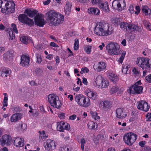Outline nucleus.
<instances>
[{
  "mask_svg": "<svg viewBox=\"0 0 151 151\" xmlns=\"http://www.w3.org/2000/svg\"><path fill=\"white\" fill-rule=\"evenodd\" d=\"M19 21L22 23L27 24L29 26L34 25L35 22L33 19L29 18L25 13L20 14L18 17Z\"/></svg>",
  "mask_w": 151,
  "mask_h": 151,
  "instance_id": "obj_9",
  "label": "nucleus"
},
{
  "mask_svg": "<svg viewBox=\"0 0 151 151\" xmlns=\"http://www.w3.org/2000/svg\"><path fill=\"white\" fill-rule=\"evenodd\" d=\"M136 64L143 70L151 68V60L145 58H137Z\"/></svg>",
  "mask_w": 151,
  "mask_h": 151,
  "instance_id": "obj_5",
  "label": "nucleus"
},
{
  "mask_svg": "<svg viewBox=\"0 0 151 151\" xmlns=\"http://www.w3.org/2000/svg\"><path fill=\"white\" fill-rule=\"evenodd\" d=\"M75 100L78 105L82 107H87L90 105L89 98L82 94L76 95Z\"/></svg>",
  "mask_w": 151,
  "mask_h": 151,
  "instance_id": "obj_6",
  "label": "nucleus"
},
{
  "mask_svg": "<svg viewBox=\"0 0 151 151\" xmlns=\"http://www.w3.org/2000/svg\"><path fill=\"white\" fill-rule=\"evenodd\" d=\"M27 125L25 123L22 124L20 125V127L23 130L26 129H27Z\"/></svg>",
  "mask_w": 151,
  "mask_h": 151,
  "instance_id": "obj_59",
  "label": "nucleus"
},
{
  "mask_svg": "<svg viewBox=\"0 0 151 151\" xmlns=\"http://www.w3.org/2000/svg\"><path fill=\"white\" fill-rule=\"evenodd\" d=\"M146 142L144 141H140L139 143V145L142 147H143L145 145Z\"/></svg>",
  "mask_w": 151,
  "mask_h": 151,
  "instance_id": "obj_61",
  "label": "nucleus"
},
{
  "mask_svg": "<svg viewBox=\"0 0 151 151\" xmlns=\"http://www.w3.org/2000/svg\"><path fill=\"white\" fill-rule=\"evenodd\" d=\"M77 116L75 114H73L71 116H70L69 117V119L70 120H74L76 118Z\"/></svg>",
  "mask_w": 151,
  "mask_h": 151,
  "instance_id": "obj_62",
  "label": "nucleus"
},
{
  "mask_svg": "<svg viewBox=\"0 0 151 151\" xmlns=\"http://www.w3.org/2000/svg\"><path fill=\"white\" fill-rule=\"evenodd\" d=\"M143 24L146 27L147 29H151V24L149 22L146 20H144L143 22Z\"/></svg>",
  "mask_w": 151,
  "mask_h": 151,
  "instance_id": "obj_45",
  "label": "nucleus"
},
{
  "mask_svg": "<svg viewBox=\"0 0 151 151\" xmlns=\"http://www.w3.org/2000/svg\"><path fill=\"white\" fill-rule=\"evenodd\" d=\"M103 78L101 76H95L93 79V84L96 86H98L100 87L101 85Z\"/></svg>",
  "mask_w": 151,
  "mask_h": 151,
  "instance_id": "obj_22",
  "label": "nucleus"
},
{
  "mask_svg": "<svg viewBox=\"0 0 151 151\" xmlns=\"http://www.w3.org/2000/svg\"><path fill=\"white\" fill-rule=\"evenodd\" d=\"M87 126L89 129H95L97 127V124L91 121L88 122Z\"/></svg>",
  "mask_w": 151,
  "mask_h": 151,
  "instance_id": "obj_33",
  "label": "nucleus"
},
{
  "mask_svg": "<svg viewBox=\"0 0 151 151\" xmlns=\"http://www.w3.org/2000/svg\"><path fill=\"white\" fill-rule=\"evenodd\" d=\"M57 130L60 131L61 132H64V129L63 128V126L61 125L60 124L58 125L57 126Z\"/></svg>",
  "mask_w": 151,
  "mask_h": 151,
  "instance_id": "obj_51",
  "label": "nucleus"
},
{
  "mask_svg": "<svg viewBox=\"0 0 151 151\" xmlns=\"http://www.w3.org/2000/svg\"><path fill=\"white\" fill-rule=\"evenodd\" d=\"M48 99L49 102L54 107L59 109L61 106L60 101L59 100L58 97L55 94H49L48 96Z\"/></svg>",
  "mask_w": 151,
  "mask_h": 151,
  "instance_id": "obj_8",
  "label": "nucleus"
},
{
  "mask_svg": "<svg viewBox=\"0 0 151 151\" xmlns=\"http://www.w3.org/2000/svg\"><path fill=\"white\" fill-rule=\"evenodd\" d=\"M129 11L131 14H133L134 12V7L133 5H130L129 7Z\"/></svg>",
  "mask_w": 151,
  "mask_h": 151,
  "instance_id": "obj_56",
  "label": "nucleus"
},
{
  "mask_svg": "<svg viewBox=\"0 0 151 151\" xmlns=\"http://www.w3.org/2000/svg\"><path fill=\"white\" fill-rule=\"evenodd\" d=\"M102 0H91L92 4L94 5L99 6Z\"/></svg>",
  "mask_w": 151,
  "mask_h": 151,
  "instance_id": "obj_43",
  "label": "nucleus"
},
{
  "mask_svg": "<svg viewBox=\"0 0 151 151\" xmlns=\"http://www.w3.org/2000/svg\"><path fill=\"white\" fill-rule=\"evenodd\" d=\"M146 118L147 119V121H151V113L148 112L147 113L146 116Z\"/></svg>",
  "mask_w": 151,
  "mask_h": 151,
  "instance_id": "obj_55",
  "label": "nucleus"
},
{
  "mask_svg": "<svg viewBox=\"0 0 151 151\" xmlns=\"http://www.w3.org/2000/svg\"><path fill=\"white\" fill-rule=\"evenodd\" d=\"M38 133L39 134V138L42 139L43 141L45 140L48 137V136H47L46 135H42L41 134V131H39Z\"/></svg>",
  "mask_w": 151,
  "mask_h": 151,
  "instance_id": "obj_47",
  "label": "nucleus"
},
{
  "mask_svg": "<svg viewBox=\"0 0 151 151\" xmlns=\"http://www.w3.org/2000/svg\"><path fill=\"white\" fill-rule=\"evenodd\" d=\"M102 104L103 108L105 109H108L110 108L111 104L109 101H104L102 103Z\"/></svg>",
  "mask_w": 151,
  "mask_h": 151,
  "instance_id": "obj_37",
  "label": "nucleus"
},
{
  "mask_svg": "<svg viewBox=\"0 0 151 151\" xmlns=\"http://www.w3.org/2000/svg\"><path fill=\"white\" fill-rule=\"evenodd\" d=\"M6 0H0V8H3V6H4L6 2Z\"/></svg>",
  "mask_w": 151,
  "mask_h": 151,
  "instance_id": "obj_53",
  "label": "nucleus"
},
{
  "mask_svg": "<svg viewBox=\"0 0 151 151\" xmlns=\"http://www.w3.org/2000/svg\"><path fill=\"white\" fill-rule=\"evenodd\" d=\"M116 117L119 119H123L125 117L127 114L123 108H118L116 110Z\"/></svg>",
  "mask_w": 151,
  "mask_h": 151,
  "instance_id": "obj_19",
  "label": "nucleus"
},
{
  "mask_svg": "<svg viewBox=\"0 0 151 151\" xmlns=\"http://www.w3.org/2000/svg\"><path fill=\"white\" fill-rule=\"evenodd\" d=\"M10 72H11L9 69H3L0 70V75L2 77H7L9 76L10 74Z\"/></svg>",
  "mask_w": 151,
  "mask_h": 151,
  "instance_id": "obj_31",
  "label": "nucleus"
},
{
  "mask_svg": "<svg viewBox=\"0 0 151 151\" xmlns=\"http://www.w3.org/2000/svg\"><path fill=\"white\" fill-rule=\"evenodd\" d=\"M79 47V44L78 39L76 38L75 40V42L74 45V49L75 50H77Z\"/></svg>",
  "mask_w": 151,
  "mask_h": 151,
  "instance_id": "obj_42",
  "label": "nucleus"
},
{
  "mask_svg": "<svg viewBox=\"0 0 151 151\" xmlns=\"http://www.w3.org/2000/svg\"><path fill=\"white\" fill-rule=\"evenodd\" d=\"M91 46L89 45L84 48V50L88 54H89L91 51Z\"/></svg>",
  "mask_w": 151,
  "mask_h": 151,
  "instance_id": "obj_50",
  "label": "nucleus"
},
{
  "mask_svg": "<svg viewBox=\"0 0 151 151\" xmlns=\"http://www.w3.org/2000/svg\"><path fill=\"white\" fill-rule=\"evenodd\" d=\"M58 116L61 119H64L65 117V114L63 112H60L58 114Z\"/></svg>",
  "mask_w": 151,
  "mask_h": 151,
  "instance_id": "obj_54",
  "label": "nucleus"
},
{
  "mask_svg": "<svg viewBox=\"0 0 151 151\" xmlns=\"http://www.w3.org/2000/svg\"><path fill=\"white\" fill-rule=\"evenodd\" d=\"M89 71V69L86 67L82 68L80 71V73L82 74L84 73H88Z\"/></svg>",
  "mask_w": 151,
  "mask_h": 151,
  "instance_id": "obj_49",
  "label": "nucleus"
},
{
  "mask_svg": "<svg viewBox=\"0 0 151 151\" xmlns=\"http://www.w3.org/2000/svg\"><path fill=\"white\" fill-rule=\"evenodd\" d=\"M71 4L68 1L67 2L64 7V12L66 15H68L70 13Z\"/></svg>",
  "mask_w": 151,
  "mask_h": 151,
  "instance_id": "obj_28",
  "label": "nucleus"
},
{
  "mask_svg": "<svg viewBox=\"0 0 151 151\" xmlns=\"http://www.w3.org/2000/svg\"><path fill=\"white\" fill-rule=\"evenodd\" d=\"M126 54V52L125 51H123L121 54V57L119 59L118 61L120 63L122 64L123 61V60Z\"/></svg>",
  "mask_w": 151,
  "mask_h": 151,
  "instance_id": "obj_40",
  "label": "nucleus"
},
{
  "mask_svg": "<svg viewBox=\"0 0 151 151\" xmlns=\"http://www.w3.org/2000/svg\"><path fill=\"white\" fill-rule=\"evenodd\" d=\"M145 80L148 83H151V73L146 76Z\"/></svg>",
  "mask_w": 151,
  "mask_h": 151,
  "instance_id": "obj_52",
  "label": "nucleus"
},
{
  "mask_svg": "<svg viewBox=\"0 0 151 151\" xmlns=\"http://www.w3.org/2000/svg\"><path fill=\"white\" fill-rule=\"evenodd\" d=\"M56 143L53 140L50 139H47L44 143L45 150L48 151L54 150L56 147Z\"/></svg>",
  "mask_w": 151,
  "mask_h": 151,
  "instance_id": "obj_11",
  "label": "nucleus"
},
{
  "mask_svg": "<svg viewBox=\"0 0 151 151\" xmlns=\"http://www.w3.org/2000/svg\"><path fill=\"white\" fill-rule=\"evenodd\" d=\"M24 13L27 14L28 17L31 18L34 17L39 13L36 9L33 8L27 9H25Z\"/></svg>",
  "mask_w": 151,
  "mask_h": 151,
  "instance_id": "obj_17",
  "label": "nucleus"
},
{
  "mask_svg": "<svg viewBox=\"0 0 151 151\" xmlns=\"http://www.w3.org/2000/svg\"><path fill=\"white\" fill-rule=\"evenodd\" d=\"M137 138V135L132 132L126 133L123 136L124 142L129 146L132 145L135 142Z\"/></svg>",
  "mask_w": 151,
  "mask_h": 151,
  "instance_id": "obj_3",
  "label": "nucleus"
},
{
  "mask_svg": "<svg viewBox=\"0 0 151 151\" xmlns=\"http://www.w3.org/2000/svg\"><path fill=\"white\" fill-rule=\"evenodd\" d=\"M22 116V114L17 113L13 114L10 118V121L12 122H16L20 119Z\"/></svg>",
  "mask_w": 151,
  "mask_h": 151,
  "instance_id": "obj_24",
  "label": "nucleus"
},
{
  "mask_svg": "<svg viewBox=\"0 0 151 151\" xmlns=\"http://www.w3.org/2000/svg\"><path fill=\"white\" fill-rule=\"evenodd\" d=\"M109 78L114 83H116L119 80L117 76L114 73H110L109 74Z\"/></svg>",
  "mask_w": 151,
  "mask_h": 151,
  "instance_id": "obj_30",
  "label": "nucleus"
},
{
  "mask_svg": "<svg viewBox=\"0 0 151 151\" xmlns=\"http://www.w3.org/2000/svg\"><path fill=\"white\" fill-rule=\"evenodd\" d=\"M128 70V68H125L123 66H122V71L123 73L124 74L127 73Z\"/></svg>",
  "mask_w": 151,
  "mask_h": 151,
  "instance_id": "obj_64",
  "label": "nucleus"
},
{
  "mask_svg": "<svg viewBox=\"0 0 151 151\" xmlns=\"http://www.w3.org/2000/svg\"><path fill=\"white\" fill-rule=\"evenodd\" d=\"M50 46L55 47H58V46L54 42H51L50 43Z\"/></svg>",
  "mask_w": 151,
  "mask_h": 151,
  "instance_id": "obj_63",
  "label": "nucleus"
},
{
  "mask_svg": "<svg viewBox=\"0 0 151 151\" xmlns=\"http://www.w3.org/2000/svg\"><path fill=\"white\" fill-rule=\"evenodd\" d=\"M86 94L88 97L93 100H96L97 99V95L96 93L90 90H88L87 91Z\"/></svg>",
  "mask_w": 151,
  "mask_h": 151,
  "instance_id": "obj_26",
  "label": "nucleus"
},
{
  "mask_svg": "<svg viewBox=\"0 0 151 151\" xmlns=\"http://www.w3.org/2000/svg\"><path fill=\"white\" fill-rule=\"evenodd\" d=\"M13 143L15 146L18 147H22L24 145V138L22 137L14 138L13 140Z\"/></svg>",
  "mask_w": 151,
  "mask_h": 151,
  "instance_id": "obj_18",
  "label": "nucleus"
},
{
  "mask_svg": "<svg viewBox=\"0 0 151 151\" xmlns=\"http://www.w3.org/2000/svg\"><path fill=\"white\" fill-rule=\"evenodd\" d=\"M129 26L128 32H129L131 34L141 31V27L138 25L130 23Z\"/></svg>",
  "mask_w": 151,
  "mask_h": 151,
  "instance_id": "obj_20",
  "label": "nucleus"
},
{
  "mask_svg": "<svg viewBox=\"0 0 151 151\" xmlns=\"http://www.w3.org/2000/svg\"><path fill=\"white\" fill-rule=\"evenodd\" d=\"M135 9L136 11L135 12V14H136L138 15L140 12V8L139 6H137L135 7Z\"/></svg>",
  "mask_w": 151,
  "mask_h": 151,
  "instance_id": "obj_57",
  "label": "nucleus"
},
{
  "mask_svg": "<svg viewBox=\"0 0 151 151\" xmlns=\"http://www.w3.org/2000/svg\"><path fill=\"white\" fill-rule=\"evenodd\" d=\"M119 48L118 44L114 42H109L106 47L107 52L111 55H118L119 52Z\"/></svg>",
  "mask_w": 151,
  "mask_h": 151,
  "instance_id": "obj_7",
  "label": "nucleus"
},
{
  "mask_svg": "<svg viewBox=\"0 0 151 151\" xmlns=\"http://www.w3.org/2000/svg\"><path fill=\"white\" fill-rule=\"evenodd\" d=\"M72 147L69 146H64L61 147L60 149V151H71Z\"/></svg>",
  "mask_w": 151,
  "mask_h": 151,
  "instance_id": "obj_44",
  "label": "nucleus"
},
{
  "mask_svg": "<svg viewBox=\"0 0 151 151\" xmlns=\"http://www.w3.org/2000/svg\"><path fill=\"white\" fill-rule=\"evenodd\" d=\"M90 114L92 116V117L95 120H97L100 119V117L98 116L97 113L96 112L91 111Z\"/></svg>",
  "mask_w": 151,
  "mask_h": 151,
  "instance_id": "obj_41",
  "label": "nucleus"
},
{
  "mask_svg": "<svg viewBox=\"0 0 151 151\" xmlns=\"http://www.w3.org/2000/svg\"><path fill=\"white\" fill-rule=\"evenodd\" d=\"M118 90L119 88L118 86L115 85L112 86L110 90L109 93L111 94H112L114 93H116Z\"/></svg>",
  "mask_w": 151,
  "mask_h": 151,
  "instance_id": "obj_39",
  "label": "nucleus"
},
{
  "mask_svg": "<svg viewBox=\"0 0 151 151\" xmlns=\"http://www.w3.org/2000/svg\"><path fill=\"white\" fill-rule=\"evenodd\" d=\"M120 19L119 18H115L113 20V24L114 25L116 26H118L120 23Z\"/></svg>",
  "mask_w": 151,
  "mask_h": 151,
  "instance_id": "obj_48",
  "label": "nucleus"
},
{
  "mask_svg": "<svg viewBox=\"0 0 151 151\" xmlns=\"http://www.w3.org/2000/svg\"><path fill=\"white\" fill-rule=\"evenodd\" d=\"M88 12L89 14H92L96 15H99L100 14V11L97 8L92 7L88 9Z\"/></svg>",
  "mask_w": 151,
  "mask_h": 151,
  "instance_id": "obj_25",
  "label": "nucleus"
},
{
  "mask_svg": "<svg viewBox=\"0 0 151 151\" xmlns=\"http://www.w3.org/2000/svg\"><path fill=\"white\" fill-rule=\"evenodd\" d=\"M12 27L13 29V31L11 30L9 31V40H12L15 38V35L14 32L16 34L18 33L16 25L12 23Z\"/></svg>",
  "mask_w": 151,
  "mask_h": 151,
  "instance_id": "obj_21",
  "label": "nucleus"
},
{
  "mask_svg": "<svg viewBox=\"0 0 151 151\" xmlns=\"http://www.w3.org/2000/svg\"><path fill=\"white\" fill-rule=\"evenodd\" d=\"M47 21L50 26H56L63 23L64 17L62 14H58L54 11L50 10L45 14Z\"/></svg>",
  "mask_w": 151,
  "mask_h": 151,
  "instance_id": "obj_2",
  "label": "nucleus"
},
{
  "mask_svg": "<svg viewBox=\"0 0 151 151\" xmlns=\"http://www.w3.org/2000/svg\"><path fill=\"white\" fill-rule=\"evenodd\" d=\"M137 104V108L145 112H147L150 107L148 103L145 101L141 100L138 101Z\"/></svg>",
  "mask_w": 151,
  "mask_h": 151,
  "instance_id": "obj_14",
  "label": "nucleus"
},
{
  "mask_svg": "<svg viewBox=\"0 0 151 151\" xmlns=\"http://www.w3.org/2000/svg\"><path fill=\"white\" fill-rule=\"evenodd\" d=\"M13 56V55L12 52L8 51L5 52L4 55V59L6 61L11 60Z\"/></svg>",
  "mask_w": 151,
  "mask_h": 151,
  "instance_id": "obj_27",
  "label": "nucleus"
},
{
  "mask_svg": "<svg viewBox=\"0 0 151 151\" xmlns=\"http://www.w3.org/2000/svg\"><path fill=\"white\" fill-rule=\"evenodd\" d=\"M78 2L82 4H86L88 3L90 0H76Z\"/></svg>",
  "mask_w": 151,
  "mask_h": 151,
  "instance_id": "obj_58",
  "label": "nucleus"
},
{
  "mask_svg": "<svg viewBox=\"0 0 151 151\" xmlns=\"http://www.w3.org/2000/svg\"><path fill=\"white\" fill-rule=\"evenodd\" d=\"M99 8L101 9L102 11L106 13L109 12V5L108 3L104 2L102 0L99 6Z\"/></svg>",
  "mask_w": 151,
  "mask_h": 151,
  "instance_id": "obj_23",
  "label": "nucleus"
},
{
  "mask_svg": "<svg viewBox=\"0 0 151 151\" xmlns=\"http://www.w3.org/2000/svg\"><path fill=\"white\" fill-rule=\"evenodd\" d=\"M142 11L147 15L151 14V10L147 7H143L142 9Z\"/></svg>",
  "mask_w": 151,
  "mask_h": 151,
  "instance_id": "obj_38",
  "label": "nucleus"
},
{
  "mask_svg": "<svg viewBox=\"0 0 151 151\" xmlns=\"http://www.w3.org/2000/svg\"><path fill=\"white\" fill-rule=\"evenodd\" d=\"M143 87L142 86L134 84L129 88V92L133 94H139L143 92Z\"/></svg>",
  "mask_w": 151,
  "mask_h": 151,
  "instance_id": "obj_13",
  "label": "nucleus"
},
{
  "mask_svg": "<svg viewBox=\"0 0 151 151\" xmlns=\"http://www.w3.org/2000/svg\"><path fill=\"white\" fill-rule=\"evenodd\" d=\"M12 138L8 135L5 134L0 139V144L1 145L4 146L5 145H10Z\"/></svg>",
  "mask_w": 151,
  "mask_h": 151,
  "instance_id": "obj_15",
  "label": "nucleus"
},
{
  "mask_svg": "<svg viewBox=\"0 0 151 151\" xmlns=\"http://www.w3.org/2000/svg\"><path fill=\"white\" fill-rule=\"evenodd\" d=\"M97 65L96 70L99 72L103 70L106 67V64L104 62H99Z\"/></svg>",
  "mask_w": 151,
  "mask_h": 151,
  "instance_id": "obj_29",
  "label": "nucleus"
},
{
  "mask_svg": "<svg viewBox=\"0 0 151 151\" xmlns=\"http://www.w3.org/2000/svg\"><path fill=\"white\" fill-rule=\"evenodd\" d=\"M112 5L113 9L121 11L126 6L125 1L124 0H114L112 3Z\"/></svg>",
  "mask_w": 151,
  "mask_h": 151,
  "instance_id": "obj_10",
  "label": "nucleus"
},
{
  "mask_svg": "<svg viewBox=\"0 0 151 151\" xmlns=\"http://www.w3.org/2000/svg\"><path fill=\"white\" fill-rule=\"evenodd\" d=\"M35 25L40 27H43L45 24V22L43 18V15L42 14H39L36 15L34 18Z\"/></svg>",
  "mask_w": 151,
  "mask_h": 151,
  "instance_id": "obj_12",
  "label": "nucleus"
},
{
  "mask_svg": "<svg viewBox=\"0 0 151 151\" xmlns=\"http://www.w3.org/2000/svg\"><path fill=\"white\" fill-rule=\"evenodd\" d=\"M83 135L82 134H81L77 136V138L79 137L82 138L80 140V143L81 145V148L82 151H83L84 150V146L86 143V140L85 138H83Z\"/></svg>",
  "mask_w": 151,
  "mask_h": 151,
  "instance_id": "obj_34",
  "label": "nucleus"
},
{
  "mask_svg": "<svg viewBox=\"0 0 151 151\" xmlns=\"http://www.w3.org/2000/svg\"><path fill=\"white\" fill-rule=\"evenodd\" d=\"M143 151H151V147L149 146H146L144 147Z\"/></svg>",
  "mask_w": 151,
  "mask_h": 151,
  "instance_id": "obj_60",
  "label": "nucleus"
},
{
  "mask_svg": "<svg viewBox=\"0 0 151 151\" xmlns=\"http://www.w3.org/2000/svg\"><path fill=\"white\" fill-rule=\"evenodd\" d=\"M20 40L22 42L25 44H27L28 42L30 41L29 37L26 36H23L21 37Z\"/></svg>",
  "mask_w": 151,
  "mask_h": 151,
  "instance_id": "obj_35",
  "label": "nucleus"
},
{
  "mask_svg": "<svg viewBox=\"0 0 151 151\" xmlns=\"http://www.w3.org/2000/svg\"><path fill=\"white\" fill-rule=\"evenodd\" d=\"M114 32V28L106 21H101L95 27L94 33L98 35L106 36L111 35Z\"/></svg>",
  "mask_w": 151,
  "mask_h": 151,
  "instance_id": "obj_1",
  "label": "nucleus"
},
{
  "mask_svg": "<svg viewBox=\"0 0 151 151\" xmlns=\"http://www.w3.org/2000/svg\"><path fill=\"white\" fill-rule=\"evenodd\" d=\"M21 58V61L20 65L22 66L27 67L29 64L30 58L28 55H22Z\"/></svg>",
  "mask_w": 151,
  "mask_h": 151,
  "instance_id": "obj_16",
  "label": "nucleus"
},
{
  "mask_svg": "<svg viewBox=\"0 0 151 151\" xmlns=\"http://www.w3.org/2000/svg\"><path fill=\"white\" fill-rule=\"evenodd\" d=\"M109 85V82L108 80L103 78L101 86L100 87L102 88H105Z\"/></svg>",
  "mask_w": 151,
  "mask_h": 151,
  "instance_id": "obj_36",
  "label": "nucleus"
},
{
  "mask_svg": "<svg viewBox=\"0 0 151 151\" xmlns=\"http://www.w3.org/2000/svg\"><path fill=\"white\" fill-rule=\"evenodd\" d=\"M130 23L126 22L120 23L119 25L121 29L124 31H128V29L129 27Z\"/></svg>",
  "mask_w": 151,
  "mask_h": 151,
  "instance_id": "obj_32",
  "label": "nucleus"
},
{
  "mask_svg": "<svg viewBox=\"0 0 151 151\" xmlns=\"http://www.w3.org/2000/svg\"><path fill=\"white\" fill-rule=\"evenodd\" d=\"M36 58L37 59L36 63L38 64L41 63L42 60L41 55L39 54H37Z\"/></svg>",
  "mask_w": 151,
  "mask_h": 151,
  "instance_id": "obj_46",
  "label": "nucleus"
},
{
  "mask_svg": "<svg viewBox=\"0 0 151 151\" xmlns=\"http://www.w3.org/2000/svg\"><path fill=\"white\" fill-rule=\"evenodd\" d=\"M15 4L12 0H7L5 6L1 9V12L4 14H9L14 13Z\"/></svg>",
  "mask_w": 151,
  "mask_h": 151,
  "instance_id": "obj_4",
  "label": "nucleus"
}]
</instances>
